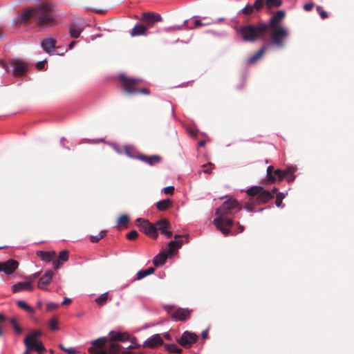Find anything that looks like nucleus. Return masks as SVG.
Here are the masks:
<instances>
[{"instance_id": "nucleus-1", "label": "nucleus", "mask_w": 354, "mask_h": 354, "mask_svg": "<svg viewBox=\"0 0 354 354\" xmlns=\"http://www.w3.org/2000/svg\"><path fill=\"white\" fill-rule=\"evenodd\" d=\"M285 17L283 10H278L270 19L269 24L258 23L255 26L248 25L239 28L245 41H254L258 38H262L267 33L270 28L281 27L280 23Z\"/></svg>"}, {"instance_id": "nucleus-2", "label": "nucleus", "mask_w": 354, "mask_h": 354, "mask_svg": "<svg viewBox=\"0 0 354 354\" xmlns=\"http://www.w3.org/2000/svg\"><path fill=\"white\" fill-rule=\"evenodd\" d=\"M55 10V6L50 3L39 4L36 9L25 10L21 15V21L26 23L32 19L37 27H41L53 22L55 19L51 12Z\"/></svg>"}, {"instance_id": "nucleus-3", "label": "nucleus", "mask_w": 354, "mask_h": 354, "mask_svg": "<svg viewBox=\"0 0 354 354\" xmlns=\"http://www.w3.org/2000/svg\"><path fill=\"white\" fill-rule=\"evenodd\" d=\"M232 214V211L229 208L221 209V207H219L216 211V217L214 219L213 223L216 228L220 230L225 235L230 233V230L225 227L231 226L233 224L232 219L227 218V216Z\"/></svg>"}, {"instance_id": "nucleus-4", "label": "nucleus", "mask_w": 354, "mask_h": 354, "mask_svg": "<svg viewBox=\"0 0 354 354\" xmlns=\"http://www.w3.org/2000/svg\"><path fill=\"white\" fill-rule=\"evenodd\" d=\"M41 334V331L34 330L24 339L26 349L23 354H29L32 351H36L39 354H42L45 347L41 342L37 340V337Z\"/></svg>"}, {"instance_id": "nucleus-5", "label": "nucleus", "mask_w": 354, "mask_h": 354, "mask_svg": "<svg viewBox=\"0 0 354 354\" xmlns=\"http://www.w3.org/2000/svg\"><path fill=\"white\" fill-rule=\"evenodd\" d=\"M121 80L124 83L123 88L127 93L134 95L137 93L149 95V91L147 88L137 89L134 88V85L138 82H142L141 79L138 78H127L124 74L120 75Z\"/></svg>"}, {"instance_id": "nucleus-6", "label": "nucleus", "mask_w": 354, "mask_h": 354, "mask_svg": "<svg viewBox=\"0 0 354 354\" xmlns=\"http://www.w3.org/2000/svg\"><path fill=\"white\" fill-rule=\"evenodd\" d=\"M248 195L256 196L259 203H266L272 198V194L261 186H255L246 191Z\"/></svg>"}, {"instance_id": "nucleus-7", "label": "nucleus", "mask_w": 354, "mask_h": 354, "mask_svg": "<svg viewBox=\"0 0 354 354\" xmlns=\"http://www.w3.org/2000/svg\"><path fill=\"white\" fill-rule=\"evenodd\" d=\"M270 35L272 43L279 48H282L284 39L288 37V31L284 27L270 28Z\"/></svg>"}, {"instance_id": "nucleus-8", "label": "nucleus", "mask_w": 354, "mask_h": 354, "mask_svg": "<svg viewBox=\"0 0 354 354\" xmlns=\"http://www.w3.org/2000/svg\"><path fill=\"white\" fill-rule=\"evenodd\" d=\"M136 223L140 230L146 235L153 239H156L158 237V233L157 228L148 220L138 218L136 219Z\"/></svg>"}, {"instance_id": "nucleus-9", "label": "nucleus", "mask_w": 354, "mask_h": 354, "mask_svg": "<svg viewBox=\"0 0 354 354\" xmlns=\"http://www.w3.org/2000/svg\"><path fill=\"white\" fill-rule=\"evenodd\" d=\"M86 26V23L81 19H78L68 25L69 35L72 38L77 39Z\"/></svg>"}, {"instance_id": "nucleus-10", "label": "nucleus", "mask_w": 354, "mask_h": 354, "mask_svg": "<svg viewBox=\"0 0 354 354\" xmlns=\"http://www.w3.org/2000/svg\"><path fill=\"white\" fill-rule=\"evenodd\" d=\"M124 149H125V153L126 154L131 158H136V159H139L146 163H147L148 165L152 166L156 163H158L161 158L159 156H157V155H153V156H145V155H140V156H133L131 153H130V147L129 146H125L124 147Z\"/></svg>"}, {"instance_id": "nucleus-11", "label": "nucleus", "mask_w": 354, "mask_h": 354, "mask_svg": "<svg viewBox=\"0 0 354 354\" xmlns=\"http://www.w3.org/2000/svg\"><path fill=\"white\" fill-rule=\"evenodd\" d=\"M295 172V167L293 166H290L288 167L286 169H275L274 171V176H275L276 180H282L283 178H286L288 182H292L295 178V176H294Z\"/></svg>"}, {"instance_id": "nucleus-12", "label": "nucleus", "mask_w": 354, "mask_h": 354, "mask_svg": "<svg viewBox=\"0 0 354 354\" xmlns=\"http://www.w3.org/2000/svg\"><path fill=\"white\" fill-rule=\"evenodd\" d=\"M55 40L52 38L47 37L44 39L41 42V46L44 50H45L48 54L52 55H63L64 53H58L55 50Z\"/></svg>"}, {"instance_id": "nucleus-13", "label": "nucleus", "mask_w": 354, "mask_h": 354, "mask_svg": "<svg viewBox=\"0 0 354 354\" xmlns=\"http://www.w3.org/2000/svg\"><path fill=\"white\" fill-rule=\"evenodd\" d=\"M11 64L13 68V74L15 76L23 75L28 68L27 64L19 59H13Z\"/></svg>"}, {"instance_id": "nucleus-14", "label": "nucleus", "mask_w": 354, "mask_h": 354, "mask_svg": "<svg viewBox=\"0 0 354 354\" xmlns=\"http://www.w3.org/2000/svg\"><path fill=\"white\" fill-rule=\"evenodd\" d=\"M19 263L14 259H9L2 265H0V272H3L6 274H12L18 268Z\"/></svg>"}, {"instance_id": "nucleus-15", "label": "nucleus", "mask_w": 354, "mask_h": 354, "mask_svg": "<svg viewBox=\"0 0 354 354\" xmlns=\"http://www.w3.org/2000/svg\"><path fill=\"white\" fill-rule=\"evenodd\" d=\"M162 17L158 13L145 12L142 15V21L148 26H151L155 22L161 21Z\"/></svg>"}, {"instance_id": "nucleus-16", "label": "nucleus", "mask_w": 354, "mask_h": 354, "mask_svg": "<svg viewBox=\"0 0 354 354\" xmlns=\"http://www.w3.org/2000/svg\"><path fill=\"white\" fill-rule=\"evenodd\" d=\"M198 336L192 333H189L188 331H185L180 339L178 340V342L183 346H186L187 345H190L196 342Z\"/></svg>"}, {"instance_id": "nucleus-17", "label": "nucleus", "mask_w": 354, "mask_h": 354, "mask_svg": "<svg viewBox=\"0 0 354 354\" xmlns=\"http://www.w3.org/2000/svg\"><path fill=\"white\" fill-rule=\"evenodd\" d=\"M54 272L52 270L46 271L39 279L37 287L40 289L45 290L52 281Z\"/></svg>"}, {"instance_id": "nucleus-18", "label": "nucleus", "mask_w": 354, "mask_h": 354, "mask_svg": "<svg viewBox=\"0 0 354 354\" xmlns=\"http://www.w3.org/2000/svg\"><path fill=\"white\" fill-rule=\"evenodd\" d=\"M163 340L160 334H155L149 337L144 342L143 346L148 348H154L157 346L162 345Z\"/></svg>"}, {"instance_id": "nucleus-19", "label": "nucleus", "mask_w": 354, "mask_h": 354, "mask_svg": "<svg viewBox=\"0 0 354 354\" xmlns=\"http://www.w3.org/2000/svg\"><path fill=\"white\" fill-rule=\"evenodd\" d=\"M156 225L158 226L157 230L160 231L162 234L165 235L167 237L171 236V232L167 230V228L170 226V223L168 220L164 218L160 219L156 223Z\"/></svg>"}, {"instance_id": "nucleus-20", "label": "nucleus", "mask_w": 354, "mask_h": 354, "mask_svg": "<svg viewBox=\"0 0 354 354\" xmlns=\"http://www.w3.org/2000/svg\"><path fill=\"white\" fill-rule=\"evenodd\" d=\"M12 290L13 292H18L22 290L32 291L33 285L30 281H21L14 284L12 287Z\"/></svg>"}, {"instance_id": "nucleus-21", "label": "nucleus", "mask_w": 354, "mask_h": 354, "mask_svg": "<svg viewBox=\"0 0 354 354\" xmlns=\"http://www.w3.org/2000/svg\"><path fill=\"white\" fill-rule=\"evenodd\" d=\"M191 311L186 308H179L173 315V317L180 321L186 320L190 315Z\"/></svg>"}, {"instance_id": "nucleus-22", "label": "nucleus", "mask_w": 354, "mask_h": 354, "mask_svg": "<svg viewBox=\"0 0 354 354\" xmlns=\"http://www.w3.org/2000/svg\"><path fill=\"white\" fill-rule=\"evenodd\" d=\"M147 27L144 25L136 24L131 31L132 37L138 35H143L146 34Z\"/></svg>"}, {"instance_id": "nucleus-23", "label": "nucleus", "mask_w": 354, "mask_h": 354, "mask_svg": "<svg viewBox=\"0 0 354 354\" xmlns=\"http://www.w3.org/2000/svg\"><path fill=\"white\" fill-rule=\"evenodd\" d=\"M167 259V254L165 252L158 254L153 259V263L156 266L163 265Z\"/></svg>"}, {"instance_id": "nucleus-24", "label": "nucleus", "mask_w": 354, "mask_h": 354, "mask_svg": "<svg viewBox=\"0 0 354 354\" xmlns=\"http://www.w3.org/2000/svg\"><path fill=\"white\" fill-rule=\"evenodd\" d=\"M37 256L41 258V260L49 262L52 258L55 256V252H46V251H38L37 252Z\"/></svg>"}, {"instance_id": "nucleus-25", "label": "nucleus", "mask_w": 354, "mask_h": 354, "mask_svg": "<svg viewBox=\"0 0 354 354\" xmlns=\"http://www.w3.org/2000/svg\"><path fill=\"white\" fill-rule=\"evenodd\" d=\"M155 269L153 267H149L145 270H139L137 273L136 277L133 280H140L145 277L151 274L154 272Z\"/></svg>"}, {"instance_id": "nucleus-26", "label": "nucleus", "mask_w": 354, "mask_h": 354, "mask_svg": "<svg viewBox=\"0 0 354 354\" xmlns=\"http://www.w3.org/2000/svg\"><path fill=\"white\" fill-rule=\"evenodd\" d=\"M182 241L174 240L168 243V253L172 254L174 252L181 248Z\"/></svg>"}, {"instance_id": "nucleus-27", "label": "nucleus", "mask_w": 354, "mask_h": 354, "mask_svg": "<svg viewBox=\"0 0 354 354\" xmlns=\"http://www.w3.org/2000/svg\"><path fill=\"white\" fill-rule=\"evenodd\" d=\"M171 206V202L169 198L159 201L156 203V207L160 211H165Z\"/></svg>"}, {"instance_id": "nucleus-28", "label": "nucleus", "mask_w": 354, "mask_h": 354, "mask_svg": "<svg viewBox=\"0 0 354 354\" xmlns=\"http://www.w3.org/2000/svg\"><path fill=\"white\" fill-rule=\"evenodd\" d=\"M266 46H263L256 53L252 55L248 60V64H253L261 57L266 50Z\"/></svg>"}, {"instance_id": "nucleus-29", "label": "nucleus", "mask_w": 354, "mask_h": 354, "mask_svg": "<svg viewBox=\"0 0 354 354\" xmlns=\"http://www.w3.org/2000/svg\"><path fill=\"white\" fill-rule=\"evenodd\" d=\"M238 202L234 199H229L225 201L222 205L221 206V209H225V208H229L230 209H233L238 207Z\"/></svg>"}, {"instance_id": "nucleus-30", "label": "nucleus", "mask_w": 354, "mask_h": 354, "mask_svg": "<svg viewBox=\"0 0 354 354\" xmlns=\"http://www.w3.org/2000/svg\"><path fill=\"white\" fill-rule=\"evenodd\" d=\"M106 342V337H101L91 342V346L97 348L98 350H103L102 347L105 344Z\"/></svg>"}, {"instance_id": "nucleus-31", "label": "nucleus", "mask_w": 354, "mask_h": 354, "mask_svg": "<svg viewBox=\"0 0 354 354\" xmlns=\"http://www.w3.org/2000/svg\"><path fill=\"white\" fill-rule=\"evenodd\" d=\"M17 304L19 307L27 311L28 313L32 314L35 313V310L24 301L19 300L17 301Z\"/></svg>"}, {"instance_id": "nucleus-32", "label": "nucleus", "mask_w": 354, "mask_h": 354, "mask_svg": "<svg viewBox=\"0 0 354 354\" xmlns=\"http://www.w3.org/2000/svg\"><path fill=\"white\" fill-rule=\"evenodd\" d=\"M288 194L286 192H279L276 195L275 205L277 207H283L282 201Z\"/></svg>"}, {"instance_id": "nucleus-33", "label": "nucleus", "mask_w": 354, "mask_h": 354, "mask_svg": "<svg viewBox=\"0 0 354 354\" xmlns=\"http://www.w3.org/2000/svg\"><path fill=\"white\" fill-rule=\"evenodd\" d=\"M266 6L269 8H277L281 5V0H265Z\"/></svg>"}, {"instance_id": "nucleus-34", "label": "nucleus", "mask_w": 354, "mask_h": 354, "mask_svg": "<svg viewBox=\"0 0 354 354\" xmlns=\"http://www.w3.org/2000/svg\"><path fill=\"white\" fill-rule=\"evenodd\" d=\"M127 338L128 335L126 333H118L111 337V340L124 342Z\"/></svg>"}, {"instance_id": "nucleus-35", "label": "nucleus", "mask_w": 354, "mask_h": 354, "mask_svg": "<svg viewBox=\"0 0 354 354\" xmlns=\"http://www.w3.org/2000/svg\"><path fill=\"white\" fill-rule=\"evenodd\" d=\"M108 299V292L102 294L100 297L95 299V302L100 306L104 305Z\"/></svg>"}, {"instance_id": "nucleus-36", "label": "nucleus", "mask_w": 354, "mask_h": 354, "mask_svg": "<svg viewBox=\"0 0 354 354\" xmlns=\"http://www.w3.org/2000/svg\"><path fill=\"white\" fill-rule=\"evenodd\" d=\"M165 348L170 353H179L182 351V349L177 346L175 344H167L165 346Z\"/></svg>"}, {"instance_id": "nucleus-37", "label": "nucleus", "mask_w": 354, "mask_h": 354, "mask_svg": "<svg viewBox=\"0 0 354 354\" xmlns=\"http://www.w3.org/2000/svg\"><path fill=\"white\" fill-rule=\"evenodd\" d=\"M88 351L91 354H108V352L105 350H98L94 346H90L88 348Z\"/></svg>"}, {"instance_id": "nucleus-38", "label": "nucleus", "mask_w": 354, "mask_h": 354, "mask_svg": "<svg viewBox=\"0 0 354 354\" xmlns=\"http://www.w3.org/2000/svg\"><path fill=\"white\" fill-rule=\"evenodd\" d=\"M253 11H254V9H253L252 5L248 4L239 12V14L243 13L245 15H250V14L252 13Z\"/></svg>"}, {"instance_id": "nucleus-39", "label": "nucleus", "mask_w": 354, "mask_h": 354, "mask_svg": "<svg viewBox=\"0 0 354 354\" xmlns=\"http://www.w3.org/2000/svg\"><path fill=\"white\" fill-rule=\"evenodd\" d=\"M105 234H106V231L105 230H102L97 235H96V236H91V238H90V240L93 243H96L98 241H100L102 237H104Z\"/></svg>"}, {"instance_id": "nucleus-40", "label": "nucleus", "mask_w": 354, "mask_h": 354, "mask_svg": "<svg viewBox=\"0 0 354 354\" xmlns=\"http://www.w3.org/2000/svg\"><path fill=\"white\" fill-rule=\"evenodd\" d=\"M10 324L13 326L15 332L18 334H21L22 332L21 328L17 324L15 319L12 318L10 319Z\"/></svg>"}, {"instance_id": "nucleus-41", "label": "nucleus", "mask_w": 354, "mask_h": 354, "mask_svg": "<svg viewBox=\"0 0 354 354\" xmlns=\"http://www.w3.org/2000/svg\"><path fill=\"white\" fill-rule=\"evenodd\" d=\"M58 259L61 261H66L68 259V252L67 250H62L59 252Z\"/></svg>"}, {"instance_id": "nucleus-42", "label": "nucleus", "mask_w": 354, "mask_h": 354, "mask_svg": "<svg viewBox=\"0 0 354 354\" xmlns=\"http://www.w3.org/2000/svg\"><path fill=\"white\" fill-rule=\"evenodd\" d=\"M181 29H182V26L174 25V26L165 28L164 30L167 32H171L179 30Z\"/></svg>"}, {"instance_id": "nucleus-43", "label": "nucleus", "mask_w": 354, "mask_h": 354, "mask_svg": "<svg viewBox=\"0 0 354 354\" xmlns=\"http://www.w3.org/2000/svg\"><path fill=\"white\" fill-rule=\"evenodd\" d=\"M264 3V0H256L254 4H252L253 9L257 10H260L263 7Z\"/></svg>"}, {"instance_id": "nucleus-44", "label": "nucleus", "mask_w": 354, "mask_h": 354, "mask_svg": "<svg viewBox=\"0 0 354 354\" xmlns=\"http://www.w3.org/2000/svg\"><path fill=\"white\" fill-rule=\"evenodd\" d=\"M59 346L62 351H65L68 354H75L77 352L76 349L74 347L65 348L62 344H60Z\"/></svg>"}, {"instance_id": "nucleus-45", "label": "nucleus", "mask_w": 354, "mask_h": 354, "mask_svg": "<svg viewBox=\"0 0 354 354\" xmlns=\"http://www.w3.org/2000/svg\"><path fill=\"white\" fill-rule=\"evenodd\" d=\"M128 222H129V217L126 214H124V215L120 216L117 221L118 225L125 224V223H127Z\"/></svg>"}, {"instance_id": "nucleus-46", "label": "nucleus", "mask_w": 354, "mask_h": 354, "mask_svg": "<svg viewBox=\"0 0 354 354\" xmlns=\"http://www.w3.org/2000/svg\"><path fill=\"white\" fill-rule=\"evenodd\" d=\"M49 326H50V329L53 330H57L59 329L58 326H57V321L56 318H53L50 319Z\"/></svg>"}, {"instance_id": "nucleus-47", "label": "nucleus", "mask_w": 354, "mask_h": 354, "mask_svg": "<svg viewBox=\"0 0 354 354\" xmlns=\"http://www.w3.org/2000/svg\"><path fill=\"white\" fill-rule=\"evenodd\" d=\"M138 236V233L136 230H131L127 234V238L129 240H133Z\"/></svg>"}, {"instance_id": "nucleus-48", "label": "nucleus", "mask_w": 354, "mask_h": 354, "mask_svg": "<svg viewBox=\"0 0 354 354\" xmlns=\"http://www.w3.org/2000/svg\"><path fill=\"white\" fill-rule=\"evenodd\" d=\"M205 169L201 172H203L205 174H210L212 171V164L209 162L207 165H203V166Z\"/></svg>"}, {"instance_id": "nucleus-49", "label": "nucleus", "mask_w": 354, "mask_h": 354, "mask_svg": "<svg viewBox=\"0 0 354 354\" xmlns=\"http://www.w3.org/2000/svg\"><path fill=\"white\" fill-rule=\"evenodd\" d=\"M272 169V167L269 166L267 168V174L268 176V180L270 182H274L276 180V178H275V176H274L271 174Z\"/></svg>"}, {"instance_id": "nucleus-50", "label": "nucleus", "mask_w": 354, "mask_h": 354, "mask_svg": "<svg viewBox=\"0 0 354 354\" xmlns=\"http://www.w3.org/2000/svg\"><path fill=\"white\" fill-rule=\"evenodd\" d=\"M317 10L319 12L320 17L322 19H325L328 17L327 12L324 11L321 6H317Z\"/></svg>"}, {"instance_id": "nucleus-51", "label": "nucleus", "mask_w": 354, "mask_h": 354, "mask_svg": "<svg viewBox=\"0 0 354 354\" xmlns=\"http://www.w3.org/2000/svg\"><path fill=\"white\" fill-rule=\"evenodd\" d=\"M58 306H59V305L57 304L50 302V303L47 304L46 310L48 311H52V310L57 308Z\"/></svg>"}, {"instance_id": "nucleus-52", "label": "nucleus", "mask_w": 354, "mask_h": 354, "mask_svg": "<svg viewBox=\"0 0 354 354\" xmlns=\"http://www.w3.org/2000/svg\"><path fill=\"white\" fill-rule=\"evenodd\" d=\"M62 265V263L61 262V261L58 259H53V268L57 270L58 268H59Z\"/></svg>"}, {"instance_id": "nucleus-53", "label": "nucleus", "mask_w": 354, "mask_h": 354, "mask_svg": "<svg viewBox=\"0 0 354 354\" xmlns=\"http://www.w3.org/2000/svg\"><path fill=\"white\" fill-rule=\"evenodd\" d=\"M174 190V186H168L163 188L162 191L165 194H172Z\"/></svg>"}, {"instance_id": "nucleus-54", "label": "nucleus", "mask_w": 354, "mask_h": 354, "mask_svg": "<svg viewBox=\"0 0 354 354\" xmlns=\"http://www.w3.org/2000/svg\"><path fill=\"white\" fill-rule=\"evenodd\" d=\"M39 276V273L38 272H36L33 274H31L28 277H27L26 278L28 279V281H30V283L34 281L37 277Z\"/></svg>"}, {"instance_id": "nucleus-55", "label": "nucleus", "mask_w": 354, "mask_h": 354, "mask_svg": "<svg viewBox=\"0 0 354 354\" xmlns=\"http://www.w3.org/2000/svg\"><path fill=\"white\" fill-rule=\"evenodd\" d=\"M313 6H314L313 3H306L304 6V9L306 11H310L313 8Z\"/></svg>"}, {"instance_id": "nucleus-56", "label": "nucleus", "mask_w": 354, "mask_h": 354, "mask_svg": "<svg viewBox=\"0 0 354 354\" xmlns=\"http://www.w3.org/2000/svg\"><path fill=\"white\" fill-rule=\"evenodd\" d=\"M194 26H192V27H190V28H196V27H198V26H203V24H202L201 21L199 20V19H196L194 21Z\"/></svg>"}, {"instance_id": "nucleus-57", "label": "nucleus", "mask_w": 354, "mask_h": 354, "mask_svg": "<svg viewBox=\"0 0 354 354\" xmlns=\"http://www.w3.org/2000/svg\"><path fill=\"white\" fill-rule=\"evenodd\" d=\"M44 65H45L44 61H40L37 64V68L41 69L44 67Z\"/></svg>"}, {"instance_id": "nucleus-58", "label": "nucleus", "mask_w": 354, "mask_h": 354, "mask_svg": "<svg viewBox=\"0 0 354 354\" xmlns=\"http://www.w3.org/2000/svg\"><path fill=\"white\" fill-rule=\"evenodd\" d=\"M71 299L69 298H67V297H65L62 303V304L64 305V304H68L71 302Z\"/></svg>"}, {"instance_id": "nucleus-59", "label": "nucleus", "mask_w": 354, "mask_h": 354, "mask_svg": "<svg viewBox=\"0 0 354 354\" xmlns=\"http://www.w3.org/2000/svg\"><path fill=\"white\" fill-rule=\"evenodd\" d=\"M201 336L203 339H205L207 337V330H205L202 332Z\"/></svg>"}, {"instance_id": "nucleus-60", "label": "nucleus", "mask_w": 354, "mask_h": 354, "mask_svg": "<svg viewBox=\"0 0 354 354\" xmlns=\"http://www.w3.org/2000/svg\"><path fill=\"white\" fill-rule=\"evenodd\" d=\"M118 345H112V347H111V352L112 353H115V352H117L118 351Z\"/></svg>"}, {"instance_id": "nucleus-61", "label": "nucleus", "mask_w": 354, "mask_h": 354, "mask_svg": "<svg viewBox=\"0 0 354 354\" xmlns=\"http://www.w3.org/2000/svg\"><path fill=\"white\" fill-rule=\"evenodd\" d=\"M6 320V317L4 315L1 313H0V324H1L2 322H3Z\"/></svg>"}, {"instance_id": "nucleus-62", "label": "nucleus", "mask_w": 354, "mask_h": 354, "mask_svg": "<svg viewBox=\"0 0 354 354\" xmlns=\"http://www.w3.org/2000/svg\"><path fill=\"white\" fill-rule=\"evenodd\" d=\"M245 209H246L247 211H248V212H252V211H254V210L252 209V208H251V207H250V205H249V204H248V203H247V204L245 205Z\"/></svg>"}, {"instance_id": "nucleus-63", "label": "nucleus", "mask_w": 354, "mask_h": 354, "mask_svg": "<svg viewBox=\"0 0 354 354\" xmlns=\"http://www.w3.org/2000/svg\"><path fill=\"white\" fill-rule=\"evenodd\" d=\"M113 149L118 153H121V150L119 149L118 146H117L116 145H113Z\"/></svg>"}, {"instance_id": "nucleus-64", "label": "nucleus", "mask_w": 354, "mask_h": 354, "mask_svg": "<svg viewBox=\"0 0 354 354\" xmlns=\"http://www.w3.org/2000/svg\"><path fill=\"white\" fill-rule=\"evenodd\" d=\"M75 41H72L69 44H68V48L70 50H71L73 47V46L75 45Z\"/></svg>"}]
</instances>
